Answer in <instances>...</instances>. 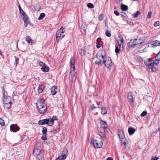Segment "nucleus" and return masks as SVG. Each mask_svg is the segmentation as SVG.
Masks as SVG:
<instances>
[{
    "label": "nucleus",
    "instance_id": "obj_17",
    "mask_svg": "<svg viewBox=\"0 0 160 160\" xmlns=\"http://www.w3.org/2000/svg\"><path fill=\"white\" fill-rule=\"evenodd\" d=\"M135 129L133 128L130 127L128 128V132L130 135H132L135 132Z\"/></svg>",
    "mask_w": 160,
    "mask_h": 160
},
{
    "label": "nucleus",
    "instance_id": "obj_64",
    "mask_svg": "<svg viewBox=\"0 0 160 160\" xmlns=\"http://www.w3.org/2000/svg\"><path fill=\"white\" fill-rule=\"evenodd\" d=\"M97 108V107H95V106H94V107H92V110H93V109H94V108Z\"/></svg>",
    "mask_w": 160,
    "mask_h": 160
},
{
    "label": "nucleus",
    "instance_id": "obj_53",
    "mask_svg": "<svg viewBox=\"0 0 160 160\" xmlns=\"http://www.w3.org/2000/svg\"><path fill=\"white\" fill-rule=\"evenodd\" d=\"M39 65L42 67L44 66L46 64L44 63L43 62H39Z\"/></svg>",
    "mask_w": 160,
    "mask_h": 160
},
{
    "label": "nucleus",
    "instance_id": "obj_18",
    "mask_svg": "<svg viewBox=\"0 0 160 160\" xmlns=\"http://www.w3.org/2000/svg\"><path fill=\"white\" fill-rule=\"evenodd\" d=\"M70 77L71 78V81L72 82H74L77 78V73H74L73 74L72 73L71 74Z\"/></svg>",
    "mask_w": 160,
    "mask_h": 160
},
{
    "label": "nucleus",
    "instance_id": "obj_60",
    "mask_svg": "<svg viewBox=\"0 0 160 160\" xmlns=\"http://www.w3.org/2000/svg\"><path fill=\"white\" fill-rule=\"evenodd\" d=\"M29 23V22L28 20H27L25 22H24L25 26V27H27V26L28 24Z\"/></svg>",
    "mask_w": 160,
    "mask_h": 160
},
{
    "label": "nucleus",
    "instance_id": "obj_25",
    "mask_svg": "<svg viewBox=\"0 0 160 160\" xmlns=\"http://www.w3.org/2000/svg\"><path fill=\"white\" fill-rule=\"evenodd\" d=\"M68 151L67 148H64L61 153L62 155L66 157L68 156Z\"/></svg>",
    "mask_w": 160,
    "mask_h": 160
},
{
    "label": "nucleus",
    "instance_id": "obj_26",
    "mask_svg": "<svg viewBox=\"0 0 160 160\" xmlns=\"http://www.w3.org/2000/svg\"><path fill=\"white\" fill-rule=\"evenodd\" d=\"M135 59L137 61L139 62H141L143 61L142 58L139 56H135Z\"/></svg>",
    "mask_w": 160,
    "mask_h": 160
},
{
    "label": "nucleus",
    "instance_id": "obj_63",
    "mask_svg": "<svg viewBox=\"0 0 160 160\" xmlns=\"http://www.w3.org/2000/svg\"><path fill=\"white\" fill-rule=\"evenodd\" d=\"M106 160H113V159L112 158L109 157L108 158L106 159Z\"/></svg>",
    "mask_w": 160,
    "mask_h": 160
},
{
    "label": "nucleus",
    "instance_id": "obj_1",
    "mask_svg": "<svg viewBox=\"0 0 160 160\" xmlns=\"http://www.w3.org/2000/svg\"><path fill=\"white\" fill-rule=\"evenodd\" d=\"M91 144L95 148H101L102 147L103 143L101 141H99L95 139H92L91 142Z\"/></svg>",
    "mask_w": 160,
    "mask_h": 160
},
{
    "label": "nucleus",
    "instance_id": "obj_22",
    "mask_svg": "<svg viewBox=\"0 0 160 160\" xmlns=\"http://www.w3.org/2000/svg\"><path fill=\"white\" fill-rule=\"evenodd\" d=\"M49 68L46 65L44 66L43 67H42L41 68V69L44 72H47L49 71Z\"/></svg>",
    "mask_w": 160,
    "mask_h": 160
},
{
    "label": "nucleus",
    "instance_id": "obj_49",
    "mask_svg": "<svg viewBox=\"0 0 160 160\" xmlns=\"http://www.w3.org/2000/svg\"><path fill=\"white\" fill-rule=\"evenodd\" d=\"M102 59L103 60V62L102 63H105L106 61V59H105V56L103 55L102 54Z\"/></svg>",
    "mask_w": 160,
    "mask_h": 160
},
{
    "label": "nucleus",
    "instance_id": "obj_34",
    "mask_svg": "<svg viewBox=\"0 0 160 160\" xmlns=\"http://www.w3.org/2000/svg\"><path fill=\"white\" fill-rule=\"evenodd\" d=\"M66 158V157L62 155L58 158L60 160H64Z\"/></svg>",
    "mask_w": 160,
    "mask_h": 160
},
{
    "label": "nucleus",
    "instance_id": "obj_5",
    "mask_svg": "<svg viewBox=\"0 0 160 160\" xmlns=\"http://www.w3.org/2000/svg\"><path fill=\"white\" fill-rule=\"evenodd\" d=\"M37 107L40 113H44L47 111V107L46 104L41 106L40 107L38 106Z\"/></svg>",
    "mask_w": 160,
    "mask_h": 160
},
{
    "label": "nucleus",
    "instance_id": "obj_14",
    "mask_svg": "<svg viewBox=\"0 0 160 160\" xmlns=\"http://www.w3.org/2000/svg\"><path fill=\"white\" fill-rule=\"evenodd\" d=\"M49 119L50 121L49 125L52 126L54 124V120H57V116H53L51 119Z\"/></svg>",
    "mask_w": 160,
    "mask_h": 160
},
{
    "label": "nucleus",
    "instance_id": "obj_8",
    "mask_svg": "<svg viewBox=\"0 0 160 160\" xmlns=\"http://www.w3.org/2000/svg\"><path fill=\"white\" fill-rule=\"evenodd\" d=\"M62 33L60 32V30H58L56 33V40L57 42H58L59 40L63 38L64 35L62 36Z\"/></svg>",
    "mask_w": 160,
    "mask_h": 160
},
{
    "label": "nucleus",
    "instance_id": "obj_57",
    "mask_svg": "<svg viewBox=\"0 0 160 160\" xmlns=\"http://www.w3.org/2000/svg\"><path fill=\"white\" fill-rule=\"evenodd\" d=\"M101 38H98L97 40V41L98 43H99L101 41Z\"/></svg>",
    "mask_w": 160,
    "mask_h": 160
},
{
    "label": "nucleus",
    "instance_id": "obj_3",
    "mask_svg": "<svg viewBox=\"0 0 160 160\" xmlns=\"http://www.w3.org/2000/svg\"><path fill=\"white\" fill-rule=\"evenodd\" d=\"M2 93H3V102L5 103H11L12 98L9 96L5 95V90L3 88L2 89Z\"/></svg>",
    "mask_w": 160,
    "mask_h": 160
},
{
    "label": "nucleus",
    "instance_id": "obj_48",
    "mask_svg": "<svg viewBox=\"0 0 160 160\" xmlns=\"http://www.w3.org/2000/svg\"><path fill=\"white\" fill-rule=\"evenodd\" d=\"M41 139L43 140H47V138L46 137V135H43L41 137Z\"/></svg>",
    "mask_w": 160,
    "mask_h": 160
},
{
    "label": "nucleus",
    "instance_id": "obj_45",
    "mask_svg": "<svg viewBox=\"0 0 160 160\" xmlns=\"http://www.w3.org/2000/svg\"><path fill=\"white\" fill-rule=\"evenodd\" d=\"M63 28L62 27H61L59 30H60V32L62 34L63 33L65 32V30H64Z\"/></svg>",
    "mask_w": 160,
    "mask_h": 160
},
{
    "label": "nucleus",
    "instance_id": "obj_4",
    "mask_svg": "<svg viewBox=\"0 0 160 160\" xmlns=\"http://www.w3.org/2000/svg\"><path fill=\"white\" fill-rule=\"evenodd\" d=\"M49 122L50 121L49 119H45L39 120L38 122V124L40 125L47 124L49 126H51V125H49Z\"/></svg>",
    "mask_w": 160,
    "mask_h": 160
},
{
    "label": "nucleus",
    "instance_id": "obj_41",
    "mask_svg": "<svg viewBox=\"0 0 160 160\" xmlns=\"http://www.w3.org/2000/svg\"><path fill=\"white\" fill-rule=\"evenodd\" d=\"M18 8L19 10V12L20 14H22V13H23L24 12H25L22 9L20 5H19L18 6Z\"/></svg>",
    "mask_w": 160,
    "mask_h": 160
},
{
    "label": "nucleus",
    "instance_id": "obj_50",
    "mask_svg": "<svg viewBox=\"0 0 160 160\" xmlns=\"http://www.w3.org/2000/svg\"><path fill=\"white\" fill-rule=\"evenodd\" d=\"M152 14V12L151 11H150L148 12L147 18H150L151 17V15Z\"/></svg>",
    "mask_w": 160,
    "mask_h": 160
},
{
    "label": "nucleus",
    "instance_id": "obj_44",
    "mask_svg": "<svg viewBox=\"0 0 160 160\" xmlns=\"http://www.w3.org/2000/svg\"><path fill=\"white\" fill-rule=\"evenodd\" d=\"M147 112L146 111H143L141 114V116L142 117H144L147 115Z\"/></svg>",
    "mask_w": 160,
    "mask_h": 160
},
{
    "label": "nucleus",
    "instance_id": "obj_16",
    "mask_svg": "<svg viewBox=\"0 0 160 160\" xmlns=\"http://www.w3.org/2000/svg\"><path fill=\"white\" fill-rule=\"evenodd\" d=\"M152 60L150 58L148 59V60H145L144 61L145 64L148 66H152V65H153V63L151 62Z\"/></svg>",
    "mask_w": 160,
    "mask_h": 160
},
{
    "label": "nucleus",
    "instance_id": "obj_11",
    "mask_svg": "<svg viewBox=\"0 0 160 160\" xmlns=\"http://www.w3.org/2000/svg\"><path fill=\"white\" fill-rule=\"evenodd\" d=\"M45 99L43 98L40 99L39 100H38V102L37 103V107L38 106L40 107L41 106H42L44 104H46L45 103Z\"/></svg>",
    "mask_w": 160,
    "mask_h": 160
},
{
    "label": "nucleus",
    "instance_id": "obj_38",
    "mask_svg": "<svg viewBox=\"0 0 160 160\" xmlns=\"http://www.w3.org/2000/svg\"><path fill=\"white\" fill-rule=\"evenodd\" d=\"M159 59H156L155 60L153 61V63H153V65H154V64H155L156 65H158L159 63Z\"/></svg>",
    "mask_w": 160,
    "mask_h": 160
},
{
    "label": "nucleus",
    "instance_id": "obj_58",
    "mask_svg": "<svg viewBox=\"0 0 160 160\" xmlns=\"http://www.w3.org/2000/svg\"><path fill=\"white\" fill-rule=\"evenodd\" d=\"M19 61V59L18 58H16L15 59V63L16 65H17L18 63V61Z\"/></svg>",
    "mask_w": 160,
    "mask_h": 160
},
{
    "label": "nucleus",
    "instance_id": "obj_15",
    "mask_svg": "<svg viewBox=\"0 0 160 160\" xmlns=\"http://www.w3.org/2000/svg\"><path fill=\"white\" fill-rule=\"evenodd\" d=\"M57 87L56 86L54 85L52 87L51 89V94L52 95H55L56 94L57 92L56 91Z\"/></svg>",
    "mask_w": 160,
    "mask_h": 160
},
{
    "label": "nucleus",
    "instance_id": "obj_31",
    "mask_svg": "<svg viewBox=\"0 0 160 160\" xmlns=\"http://www.w3.org/2000/svg\"><path fill=\"white\" fill-rule=\"evenodd\" d=\"M120 51H121V48H119L118 46L116 45L115 52L116 54L119 53Z\"/></svg>",
    "mask_w": 160,
    "mask_h": 160
},
{
    "label": "nucleus",
    "instance_id": "obj_35",
    "mask_svg": "<svg viewBox=\"0 0 160 160\" xmlns=\"http://www.w3.org/2000/svg\"><path fill=\"white\" fill-rule=\"evenodd\" d=\"M5 122L3 119L0 118V124L1 126H3L5 125Z\"/></svg>",
    "mask_w": 160,
    "mask_h": 160
},
{
    "label": "nucleus",
    "instance_id": "obj_27",
    "mask_svg": "<svg viewBox=\"0 0 160 160\" xmlns=\"http://www.w3.org/2000/svg\"><path fill=\"white\" fill-rule=\"evenodd\" d=\"M44 87L43 86L41 85H39L38 87V91L39 93H41L43 91Z\"/></svg>",
    "mask_w": 160,
    "mask_h": 160
},
{
    "label": "nucleus",
    "instance_id": "obj_56",
    "mask_svg": "<svg viewBox=\"0 0 160 160\" xmlns=\"http://www.w3.org/2000/svg\"><path fill=\"white\" fill-rule=\"evenodd\" d=\"M154 25L155 27L158 26L159 25V22H155Z\"/></svg>",
    "mask_w": 160,
    "mask_h": 160
},
{
    "label": "nucleus",
    "instance_id": "obj_10",
    "mask_svg": "<svg viewBox=\"0 0 160 160\" xmlns=\"http://www.w3.org/2000/svg\"><path fill=\"white\" fill-rule=\"evenodd\" d=\"M10 130L13 132H16L18 131L19 128L17 125L15 126L14 124H12L10 126Z\"/></svg>",
    "mask_w": 160,
    "mask_h": 160
},
{
    "label": "nucleus",
    "instance_id": "obj_29",
    "mask_svg": "<svg viewBox=\"0 0 160 160\" xmlns=\"http://www.w3.org/2000/svg\"><path fill=\"white\" fill-rule=\"evenodd\" d=\"M79 52L81 55L82 56H85L86 52V51L83 49H80L79 50Z\"/></svg>",
    "mask_w": 160,
    "mask_h": 160
},
{
    "label": "nucleus",
    "instance_id": "obj_9",
    "mask_svg": "<svg viewBox=\"0 0 160 160\" xmlns=\"http://www.w3.org/2000/svg\"><path fill=\"white\" fill-rule=\"evenodd\" d=\"M118 135L121 139H125V136L122 130L120 129L118 130Z\"/></svg>",
    "mask_w": 160,
    "mask_h": 160
},
{
    "label": "nucleus",
    "instance_id": "obj_6",
    "mask_svg": "<svg viewBox=\"0 0 160 160\" xmlns=\"http://www.w3.org/2000/svg\"><path fill=\"white\" fill-rule=\"evenodd\" d=\"M128 98L129 100V102L130 103V105L132 106L133 104V96L131 92H128Z\"/></svg>",
    "mask_w": 160,
    "mask_h": 160
},
{
    "label": "nucleus",
    "instance_id": "obj_36",
    "mask_svg": "<svg viewBox=\"0 0 160 160\" xmlns=\"http://www.w3.org/2000/svg\"><path fill=\"white\" fill-rule=\"evenodd\" d=\"M118 45L119 47L120 48H121V51H123V50L124 46L123 45V43L122 44L121 43H118Z\"/></svg>",
    "mask_w": 160,
    "mask_h": 160
},
{
    "label": "nucleus",
    "instance_id": "obj_43",
    "mask_svg": "<svg viewBox=\"0 0 160 160\" xmlns=\"http://www.w3.org/2000/svg\"><path fill=\"white\" fill-rule=\"evenodd\" d=\"M26 40L28 42V43H30L31 40V38H29V37L27 36L26 37Z\"/></svg>",
    "mask_w": 160,
    "mask_h": 160
},
{
    "label": "nucleus",
    "instance_id": "obj_59",
    "mask_svg": "<svg viewBox=\"0 0 160 160\" xmlns=\"http://www.w3.org/2000/svg\"><path fill=\"white\" fill-rule=\"evenodd\" d=\"M122 17H127V15L125 13H123L122 14Z\"/></svg>",
    "mask_w": 160,
    "mask_h": 160
},
{
    "label": "nucleus",
    "instance_id": "obj_2",
    "mask_svg": "<svg viewBox=\"0 0 160 160\" xmlns=\"http://www.w3.org/2000/svg\"><path fill=\"white\" fill-rule=\"evenodd\" d=\"M138 38H136L134 40H131L129 42L127 43V45L128 47L134 48L136 45L137 44H141L142 43V42H136V41H137Z\"/></svg>",
    "mask_w": 160,
    "mask_h": 160
},
{
    "label": "nucleus",
    "instance_id": "obj_12",
    "mask_svg": "<svg viewBox=\"0 0 160 160\" xmlns=\"http://www.w3.org/2000/svg\"><path fill=\"white\" fill-rule=\"evenodd\" d=\"M75 62L74 58L73 57H72L70 59L71 69L74 70L75 68Z\"/></svg>",
    "mask_w": 160,
    "mask_h": 160
},
{
    "label": "nucleus",
    "instance_id": "obj_24",
    "mask_svg": "<svg viewBox=\"0 0 160 160\" xmlns=\"http://www.w3.org/2000/svg\"><path fill=\"white\" fill-rule=\"evenodd\" d=\"M152 44L154 46H158L160 45V41L158 40H155L152 42Z\"/></svg>",
    "mask_w": 160,
    "mask_h": 160
},
{
    "label": "nucleus",
    "instance_id": "obj_33",
    "mask_svg": "<svg viewBox=\"0 0 160 160\" xmlns=\"http://www.w3.org/2000/svg\"><path fill=\"white\" fill-rule=\"evenodd\" d=\"M47 132V128H46L44 127L43 128L42 131V134L43 135H46Z\"/></svg>",
    "mask_w": 160,
    "mask_h": 160
},
{
    "label": "nucleus",
    "instance_id": "obj_55",
    "mask_svg": "<svg viewBox=\"0 0 160 160\" xmlns=\"http://www.w3.org/2000/svg\"><path fill=\"white\" fill-rule=\"evenodd\" d=\"M159 159V158L156 157H155L154 158H152L151 159V160H158Z\"/></svg>",
    "mask_w": 160,
    "mask_h": 160
},
{
    "label": "nucleus",
    "instance_id": "obj_37",
    "mask_svg": "<svg viewBox=\"0 0 160 160\" xmlns=\"http://www.w3.org/2000/svg\"><path fill=\"white\" fill-rule=\"evenodd\" d=\"M53 130L54 132L57 133L60 131V128L58 127H57L56 128H54Z\"/></svg>",
    "mask_w": 160,
    "mask_h": 160
},
{
    "label": "nucleus",
    "instance_id": "obj_21",
    "mask_svg": "<svg viewBox=\"0 0 160 160\" xmlns=\"http://www.w3.org/2000/svg\"><path fill=\"white\" fill-rule=\"evenodd\" d=\"M148 68L149 69L150 72H155L156 71L157 68L155 67L154 66V65H152V66H149L148 67Z\"/></svg>",
    "mask_w": 160,
    "mask_h": 160
},
{
    "label": "nucleus",
    "instance_id": "obj_62",
    "mask_svg": "<svg viewBox=\"0 0 160 160\" xmlns=\"http://www.w3.org/2000/svg\"><path fill=\"white\" fill-rule=\"evenodd\" d=\"M123 0H116V2L117 3H119L120 2H122Z\"/></svg>",
    "mask_w": 160,
    "mask_h": 160
},
{
    "label": "nucleus",
    "instance_id": "obj_39",
    "mask_svg": "<svg viewBox=\"0 0 160 160\" xmlns=\"http://www.w3.org/2000/svg\"><path fill=\"white\" fill-rule=\"evenodd\" d=\"M87 6L88 8H94V5H93L91 3H88L87 5Z\"/></svg>",
    "mask_w": 160,
    "mask_h": 160
},
{
    "label": "nucleus",
    "instance_id": "obj_46",
    "mask_svg": "<svg viewBox=\"0 0 160 160\" xmlns=\"http://www.w3.org/2000/svg\"><path fill=\"white\" fill-rule=\"evenodd\" d=\"M95 63L98 65H102V63H101V60H99L98 61H95Z\"/></svg>",
    "mask_w": 160,
    "mask_h": 160
},
{
    "label": "nucleus",
    "instance_id": "obj_52",
    "mask_svg": "<svg viewBox=\"0 0 160 160\" xmlns=\"http://www.w3.org/2000/svg\"><path fill=\"white\" fill-rule=\"evenodd\" d=\"M99 135L101 137H103L104 136V134L103 132H98Z\"/></svg>",
    "mask_w": 160,
    "mask_h": 160
},
{
    "label": "nucleus",
    "instance_id": "obj_42",
    "mask_svg": "<svg viewBox=\"0 0 160 160\" xmlns=\"http://www.w3.org/2000/svg\"><path fill=\"white\" fill-rule=\"evenodd\" d=\"M141 13V12L140 11H138L137 12L134 14V18H136L138 17V16Z\"/></svg>",
    "mask_w": 160,
    "mask_h": 160
},
{
    "label": "nucleus",
    "instance_id": "obj_51",
    "mask_svg": "<svg viewBox=\"0 0 160 160\" xmlns=\"http://www.w3.org/2000/svg\"><path fill=\"white\" fill-rule=\"evenodd\" d=\"M160 58V51L158 53V54L156 55L155 58L156 59H159Z\"/></svg>",
    "mask_w": 160,
    "mask_h": 160
},
{
    "label": "nucleus",
    "instance_id": "obj_54",
    "mask_svg": "<svg viewBox=\"0 0 160 160\" xmlns=\"http://www.w3.org/2000/svg\"><path fill=\"white\" fill-rule=\"evenodd\" d=\"M114 13L117 16H119V12L117 10L114 11Z\"/></svg>",
    "mask_w": 160,
    "mask_h": 160
},
{
    "label": "nucleus",
    "instance_id": "obj_47",
    "mask_svg": "<svg viewBox=\"0 0 160 160\" xmlns=\"http://www.w3.org/2000/svg\"><path fill=\"white\" fill-rule=\"evenodd\" d=\"M103 18V14H100L98 17V19L100 20H102Z\"/></svg>",
    "mask_w": 160,
    "mask_h": 160
},
{
    "label": "nucleus",
    "instance_id": "obj_20",
    "mask_svg": "<svg viewBox=\"0 0 160 160\" xmlns=\"http://www.w3.org/2000/svg\"><path fill=\"white\" fill-rule=\"evenodd\" d=\"M11 103H5L3 102V106L4 108L7 109H9L11 108Z\"/></svg>",
    "mask_w": 160,
    "mask_h": 160
},
{
    "label": "nucleus",
    "instance_id": "obj_61",
    "mask_svg": "<svg viewBox=\"0 0 160 160\" xmlns=\"http://www.w3.org/2000/svg\"><path fill=\"white\" fill-rule=\"evenodd\" d=\"M101 47V45L99 43H98L97 45V47L98 48H100Z\"/></svg>",
    "mask_w": 160,
    "mask_h": 160
},
{
    "label": "nucleus",
    "instance_id": "obj_19",
    "mask_svg": "<svg viewBox=\"0 0 160 160\" xmlns=\"http://www.w3.org/2000/svg\"><path fill=\"white\" fill-rule=\"evenodd\" d=\"M22 16V18L24 22H25L27 20H28V17L27 15L24 12L23 13L21 14Z\"/></svg>",
    "mask_w": 160,
    "mask_h": 160
},
{
    "label": "nucleus",
    "instance_id": "obj_30",
    "mask_svg": "<svg viewBox=\"0 0 160 160\" xmlns=\"http://www.w3.org/2000/svg\"><path fill=\"white\" fill-rule=\"evenodd\" d=\"M117 41L118 42V43H120V42L122 44L124 42V40L122 37H121V38L119 37L118 38Z\"/></svg>",
    "mask_w": 160,
    "mask_h": 160
},
{
    "label": "nucleus",
    "instance_id": "obj_28",
    "mask_svg": "<svg viewBox=\"0 0 160 160\" xmlns=\"http://www.w3.org/2000/svg\"><path fill=\"white\" fill-rule=\"evenodd\" d=\"M128 7L126 5H125L122 3L121 4V8L123 11H126L128 9Z\"/></svg>",
    "mask_w": 160,
    "mask_h": 160
},
{
    "label": "nucleus",
    "instance_id": "obj_32",
    "mask_svg": "<svg viewBox=\"0 0 160 160\" xmlns=\"http://www.w3.org/2000/svg\"><path fill=\"white\" fill-rule=\"evenodd\" d=\"M45 16V14L44 13H42L40 14V16L38 18V20H40L43 19Z\"/></svg>",
    "mask_w": 160,
    "mask_h": 160
},
{
    "label": "nucleus",
    "instance_id": "obj_23",
    "mask_svg": "<svg viewBox=\"0 0 160 160\" xmlns=\"http://www.w3.org/2000/svg\"><path fill=\"white\" fill-rule=\"evenodd\" d=\"M107 113V108L106 107H102L101 108V113L102 114H105Z\"/></svg>",
    "mask_w": 160,
    "mask_h": 160
},
{
    "label": "nucleus",
    "instance_id": "obj_40",
    "mask_svg": "<svg viewBox=\"0 0 160 160\" xmlns=\"http://www.w3.org/2000/svg\"><path fill=\"white\" fill-rule=\"evenodd\" d=\"M105 34L106 36L108 37H110L111 35V33H110V32H109L108 30H106Z\"/></svg>",
    "mask_w": 160,
    "mask_h": 160
},
{
    "label": "nucleus",
    "instance_id": "obj_7",
    "mask_svg": "<svg viewBox=\"0 0 160 160\" xmlns=\"http://www.w3.org/2000/svg\"><path fill=\"white\" fill-rule=\"evenodd\" d=\"M105 63H104L105 66L108 68H110L112 66V61L109 57L107 58Z\"/></svg>",
    "mask_w": 160,
    "mask_h": 160
},
{
    "label": "nucleus",
    "instance_id": "obj_13",
    "mask_svg": "<svg viewBox=\"0 0 160 160\" xmlns=\"http://www.w3.org/2000/svg\"><path fill=\"white\" fill-rule=\"evenodd\" d=\"M100 124L101 125L102 128H103L104 129H107L108 128V125L107 124L106 122L104 121L102 119H101Z\"/></svg>",
    "mask_w": 160,
    "mask_h": 160
}]
</instances>
